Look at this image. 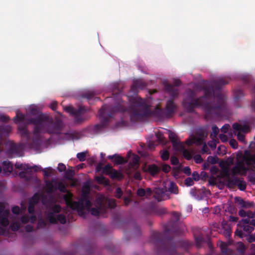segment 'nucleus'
Instances as JSON below:
<instances>
[{"instance_id": "1", "label": "nucleus", "mask_w": 255, "mask_h": 255, "mask_svg": "<svg viewBox=\"0 0 255 255\" xmlns=\"http://www.w3.org/2000/svg\"><path fill=\"white\" fill-rule=\"evenodd\" d=\"M118 93L113 94L115 99L116 105H105L99 111L98 114L101 119V124L96 125L95 126L96 130L106 128L115 113L124 112L128 111L130 114V118L131 122H137L148 117L152 115H155L159 119L170 118L175 113L177 110V106L173 100L170 99L167 101L164 109L156 107L152 112L149 106L145 101L138 96H136L131 100V105L128 107H127V103L121 99V94L118 89Z\"/></svg>"}, {"instance_id": "2", "label": "nucleus", "mask_w": 255, "mask_h": 255, "mask_svg": "<svg viewBox=\"0 0 255 255\" xmlns=\"http://www.w3.org/2000/svg\"><path fill=\"white\" fill-rule=\"evenodd\" d=\"M228 83V81L223 78L212 81L203 88V96L190 102L184 100L182 102L183 108L187 113H194L196 107H202L207 120L220 117L226 107L225 99L220 90L222 86Z\"/></svg>"}, {"instance_id": "3", "label": "nucleus", "mask_w": 255, "mask_h": 255, "mask_svg": "<svg viewBox=\"0 0 255 255\" xmlns=\"http://www.w3.org/2000/svg\"><path fill=\"white\" fill-rule=\"evenodd\" d=\"M176 222H169L164 227L163 233L153 232L150 241L154 245L156 255H180L176 252L177 248L187 251L192 247L193 244L184 240H179L177 243L173 239V235H179L181 231L176 225Z\"/></svg>"}, {"instance_id": "4", "label": "nucleus", "mask_w": 255, "mask_h": 255, "mask_svg": "<svg viewBox=\"0 0 255 255\" xmlns=\"http://www.w3.org/2000/svg\"><path fill=\"white\" fill-rule=\"evenodd\" d=\"M30 114L34 117H25L24 114L18 112L13 118L14 123L26 122L27 124L33 125L34 127V132L37 133L40 132H48L49 134L60 133L62 127L63 122L59 119H56L54 121L51 116L46 115L36 108H32L29 110Z\"/></svg>"}, {"instance_id": "5", "label": "nucleus", "mask_w": 255, "mask_h": 255, "mask_svg": "<svg viewBox=\"0 0 255 255\" xmlns=\"http://www.w3.org/2000/svg\"><path fill=\"white\" fill-rule=\"evenodd\" d=\"M89 185L88 184L84 185L81 198L77 202L73 201L71 197L67 195L64 197L67 206L73 210H77L78 214L84 217L85 213V209H86L88 211L90 210L92 215L98 216L100 213L105 212L106 208L105 198L104 197H99L96 198L95 202L96 208L91 209L92 203L89 199Z\"/></svg>"}, {"instance_id": "6", "label": "nucleus", "mask_w": 255, "mask_h": 255, "mask_svg": "<svg viewBox=\"0 0 255 255\" xmlns=\"http://www.w3.org/2000/svg\"><path fill=\"white\" fill-rule=\"evenodd\" d=\"M64 109L74 117V122L75 124H80L88 119V118L85 116V114L89 109L85 106H80L78 109H75L71 106H66Z\"/></svg>"}, {"instance_id": "7", "label": "nucleus", "mask_w": 255, "mask_h": 255, "mask_svg": "<svg viewBox=\"0 0 255 255\" xmlns=\"http://www.w3.org/2000/svg\"><path fill=\"white\" fill-rule=\"evenodd\" d=\"M232 127L235 131L238 132L237 134L238 139L242 142H244L245 141V136L243 133H241V132H248L250 130L249 127L247 125H242L236 123L233 125Z\"/></svg>"}, {"instance_id": "8", "label": "nucleus", "mask_w": 255, "mask_h": 255, "mask_svg": "<svg viewBox=\"0 0 255 255\" xmlns=\"http://www.w3.org/2000/svg\"><path fill=\"white\" fill-rule=\"evenodd\" d=\"M238 227L243 228L244 232L250 234L254 230L255 219L250 221L249 219H242L238 223Z\"/></svg>"}, {"instance_id": "9", "label": "nucleus", "mask_w": 255, "mask_h": 255, "mask_svg": "<svg viewBox=\"0 0 255 255\" xmlns=\"http://www.w3.org/2000/svg\"><path fill=\"white\" fill-rule=\"evenodd\" d=\"M48 213L47 218L51 224H56V219L54 216L55 213H58L61 210V207L59 205H54L52 203H49L48 205Z\"/></svg>"}, {"instance_id": "10", "label": "nucleus", "mask_w": 255, "mask_h": 255, "mask_svg": "<svg viewBox=\"0 0 255 255\" xmlns=\"http://www.w3.org/2000/svg\"><path fill=\"white\" fill-rule=\"evenodd\" d=\"M10 212L8 210H5V206L2 202H0V225L3 227L7 226L9 224L8 217Z\"/></svg>"}, {"instance_id": "11", "label": "nucleus", "mask_w": 255, "mask_h": 255, "mask_svg": "<svg viewBox=\"0 0 255 255\" xmlns=\"http://www.w3.org/2000/svg\"><path fill=\"white\" fill-rule=\"evenodd\" d=\"M181 84V82L179 79L174 80L173 85L167 84L165 85V91L170 95L172 98L176 97L178 95V90L175 87H178Z\"/></svg>"}, {"instance_id": "12", "label": "nucleus", "mask_w": 255, "mask_h": 255, "mask_svg": "<svg viewBox=\"0 0 255 255\" xmlns=\"http://www.w3.org/2000/svg\"><path fill=\"white\" fill-rule=\"evenodd\" d=\"M22 149L19 145H17L13 142H10L8 144V149L7 153L11 157L16 156H21L22 155Z\"/></svg>"}, {"instance_id": "13", "label": "nucleus", "mask_w": 255, "mask_h": 255, "mask_svg": "<svg viewBox=\"0 0 255 255\" xmlns=\"http://www.w3.org/2000/svg\"><path fill=\"white\" fill-rule=\"evenodd\" d=\"M154 197L158 202L165 200L169 198V197L165 193V190L160 188H155L154 190Z\"/></svg>"}, {"instance_id": "14", "label": "nucleus", "mask_w": 255, "mask_h": 255, "mask_svg": "<svg viewBox=\"0 0 255 255\" xmlns=\"http://www.w3.org/2000/svg\"><path fill=\"white\" fill-rule=\"evenodd\" d=\"M146 86V83L141 80H136L131 86L130 92L134 94L137 93L138 89H143Z\"/></svg>"}, {"instance_id": "15", "label": "nucleus", "mask_w": 255, "mask_h": 255, "mask_svg": "<svg viewBox=\"0 0 255 255\" xmlns=\"http://www.w3.org/2000/svg\"><path fill=\"white\" fill-rule=\"evenodd\" d=\"M243 159L248 166L251 165L252 163L255 164V153L252 155L250 151L245 150Z\"/></svg>"}, {"instance_id": "16", "label": "nucleus", "mask_w": 255, "mask_h": 255, "mask_svg": "<svg viewBox=\"0 0 255 255\" xmlns=\"http://www.w3.org/2000/svg\"><path fill=\"white\" fill-rule=\"evenodd\" d=\"M2 165L4 173L6 175H9L13 170L11 163L8 160H5L3 161Z\"/></svg>"}, {"instance_id": "17", "label": "nucleus", "mask_w": 255, "mask_h": 255, "mask_svg": "<svg viewBox=\"0 0 255 255\" xmlns=\"http://www.w3.org/2000/svg\"><path fill=\"white\" fill-rule=\"evenodd\" d=\"M151 213L161 216L167 213V209L164 207H159L155 206L151 207Z\"/></svg>"}, {"instance_id": "18", "label": "nucleus", "mask_w": 255, "mask_h": 255, "mask_svg": "<svg viewBox=\"0 0 255 255\" xmlns=\"http://www.w3.org/2000/svg\"><path fill=\"white\" fill-rule=\"evenodd\" d=\"M96 95L97 93L94 91H88L82 94V97L87 99L89 102L93 98L95 101H98L100 100V98L95 97V96Z\"/></svg>"}, {"instance_id": "19", "label": "nucleus", "mask_w": 255, "mask_h": 255, "mask_svg": "<svg viewBox=\"0 0 255 255\" xmlns=\"http://www.w3.org/2000/svg\"><path fill=\"white\" fill-rule=\"evenodd\" d=\"M218 245L219 246L221 251L224 255H233V252L228 248L227 244L221 242Z\"/></svg>"}, {"instance_id": "20", "label": "nucleus", "mask_w": 255, "mask_h": 255, "mask_svg": "<svg viewBox=\"0 0 255 255\" xmlns=\"http://www.w3.org/2000/svg\"><path fill=\"white\" fill-rule=\"evenodd\" d=\"M18 131L21 136L29 138V133L25 125H20L18 127Z\"/></svg>"}, {"instance_id": "21", "label": "nucleus", "mask_w": 255, "mask_h": 255, "mask_svg": "<svg viewBox=\"0 0 255 255\" xmlns=\"http://www.w3.org/2000/svg\"><path fill=\"white\" fill-rule=\"evenodd\" d=\"M48 133V132H40L39 133H35L34 132V128H33V134H34V137L33 138V144H34L36 146H39L41 144V140L40 136V133Z\"/></svg>"}, {"instance_id": "22", "label": "nucleus", "mask_w": 255, "mask_h": 255, "mask_svg": "<svg viewBox=\"0 0 255 255\" xmlns=\"http://www.w3.org/2000/svg\"><path fill=\"white\" fill-rule=\"evenodd\" d=\"M160 170V168H159L155 164H151L149 165L147 168V171L152 175L154 176L155 175L158 174Z\"/></svg>"}, {"instance_id": "23", "label": "nucleus", "mask_w": 255, "mask_h": 255, "mask_svg": "<svg viewBox=\"0 0 255 255\" xmlns=\"http://www.w3.org/2000/svg\"><path fill=\"white\" fill-rule=\"evenodd\" d=\"M241 179L238 177L234 176L230 178L227 181V186L229 187H232L234 186H237Z\"/></svg>"}, {"instance_id": "24", "label": "nucleus", "mask_w": 255, "mask_h": 255, "mask_svg": "<svg viewBox=\"0 0 255 255\" xmlns=\"http://www.w3.org/2000/svg\"><path fill=\"white\" fill-rule=\"evenodd\" d=\"M172 144L173 148L175 150L178 151H181L184 148L183 144L181 142L178 141V140L175 141H173V143H172Z\"/></svg>"}, {"instance_id": "25", "label": "nucleus", "mask_w": 255, "mask_h": 255, "mask_svg": "<svg viewBox=\"0 0 255 255\" xmlns=\"http://www.w3.org/2000/svg\"><path fill=\"white\" fill-rule=\"evenodd\" d=\"M57 189V187H55L52 182L47 181L46 182V191L47 193L51 194L54 190Z\"/></svg>"}, {"instance_id": "26", "label": "nucleus", "mask_w": 255, "mask_h": 255, "mask_svg": "<svg viewBox=\"0 0 255 255\" xmlns=\"http://www.w3.org/2000/svg\"><path fill=\"white\" fill-rule=\"evenodd\" d=\"M110 176V177L113 179L120 180L123 177L122 173L114 169L112 170Z\"/></svg>"}, {"instance_id": "27", "label": "nucleus", "mask_w": 255, "mask_h": 255, "mask_svg": "<svg viewBox=\"0 0 255 255\" xmlns=\"http://www.w3.org/2000/svg\"><path fill=\"white\" fill-rule=\"evenodd\" d=\"M235 99L237 100L244 96L243 90L241 88H237L234 90Z\"/></svg>"}, {"instance_id": "28", "label": "nucleus", "mask_w": 255, "mask_h": 255, "mask_svg": "<svg viewBox=\"0 0 255 255\" xmlns=\"http://www.w3.org/2000/svg\"><path fill=\"white\" fill-rule=\"evenodd\" d=\"M168 191L171 193L175 194H178V188L176 184L173 182H170L168 188Z\"/></svg>"}, {"instance_id": "29", "label": "nucleus", "mask_w": 255, "mask_h": 255, "mask_svg": "<svg viewBox=\"0 0 255 255\" xmlns=\"http://www.w3.org/2000/svg\"><path fill=\"white\" fill-rule=\"evenodd\" d=\"M40 199V195L38 193H35L32 197L29 199V202H31L34 205L37 204Z\"/></svg>"}, {"instance_id": "30", "label": "nucleus", "mask_w": 255, "mask_h": 255, "mask_svg": "<svg viewBox=\"0 0 255 255\" xmlns=\"http://www.w3.org/2000/svg\"><path fill=\"white\" fill-rule=\"evenodd\" d=\"M95 180L101 184L107 185L109 183V180H106V178L103 176H95Z\"/></svg>"}, {"instance_id": "31", "label": "nucleus", "mask_w": 255, "mask_h": 255, "mask_svg": "<svg viewBox=\"0 0 255 255\" xmlns=\"http://www.w3.org/2000/svg\"><path fill=\"white\" fill-rule=\"evenodd\" d=\"M194 238L196 246L198 248H200L202 244L204 242L203 238L201 236L198 235L195 236Z\"/></svg>"}, {"instance_id": "32", "label": "nucleus", "mask_w": 255, "mask_h": 255, "mask_svg": "<svg viewBox=\"0 0 255 255\" xmlns=\"http://www.w3.org/2000/svg\"><path fill=\"white\" fill-rule=\"evenodd\" d=\"M114 162L116 164L120 165L125 163L126 161L121 156L116 154Z\"/></svg>"}, {"instance_id": "33", "label": "nucleus", "mask_w": 255, "mask_h": 255, "mask_svg": "<svg viewBox=\"0 0 255 255\" xmlns=\"http://www.w3.org/2000/svg\"><path fill=\"white\" fill-rule=\"evenodd\" d=\"M113 169L111 165L108 164L103 168L102 172L106 175H110Z\"/></svg>"}, {"instance_id": "34", "label": "nucleus", "mask_w": 255, "mask_h": 255, "mask_svg": "<svg viewBox=\"0 0 255 255\" xmlns=\"http://www.w3.org/2000/svg\"><path fill=\"white\" fill-rule=\"evenodd\" d=\"M235 202L236 203L240 205L242 207H246V202L244 201V200L240 197H236L235 198Z\"/></svg>"}, {"instance_id": "35", "label": "nucleus", "mask_w": 255, "mask_h": 255, "mask_svg": "<svg viewBox=\"0 0 255 255\" xmlns=\"http://www.w3.org/2000/svg\"><path fill=\"white\" fill-rule=\"evenodd\" d=\"M237 186L241 191H245L247 187L246 182L242 179L240 180Z\"/></svg>"}, {"instance_id": "36", "label": "nucleus", "mask_w": 255, "mask_h": 255, "mask_svg": "<svg viewBox=\"0 0 255 255\" xmlns=\"http://www.w3.org/2000/svg\"><path fill=\"white\" fill-rule=\"evenodd\" d=\"M160 155H161V159H162V160L163 161H166V160H167L168 159H169V152L166 150H163V151H160Z\"/></svg>"}, {"instance_id": "37", "label": "nucleus", "mask_w": 255, "mask_h": 255, "mask_svg": "<svg viewBox=\"0 0 255 255\" xmlns=\"http://www.w3.org/2000/svg\"><path fill=\"white\" fill-rule=\"evenodd\" d=\"M236 166L244 172H246L248 170L244 161H238Z\"/></svg>"}, {"instance_id": "38", "label": "nucleus", "mask_w": 255, "mask_h": 255, "mask_svg": "<svg viewBox=\"0 0 255 255\" xmlns=\"http://www.w3.org/2000/svg\"><path fill=\"white\" fill-rule=\"evenodd\" d=\"M11 130V127L9 125L0 126V132L8 133Z\"/></svg>"}, {"instance_id": "39", "label": "nucleus", "mask_w": 255, "mask_h": 255, "mask_svg": "<svg viewBox=\"0 0 255 255\" xmlns=\"http://www.w3.org/2000/svg\"><path fill=\"white\" fill-rule=\"evenodd\" d=\"M20 227V223L19 222H15L10 225L11 230L14 232L17 231Z\"/></svg>"}, {"instance_id": "40", "label": "nucleus", "mask_w": 255, "mask_h": 255, "mask_svg": "<svg viewBox=\"0 0 255 255\" xmlns=\"http://www.w3.org/2000/svg\"><path fill=\"white\" fill-rule=\"evenodd\" d=\"M56 219V223L57 222V221L60 222V223L62 224H64L66 222V219L65 215L62 214H59L57 215Z\"/></svg>"}, {"instance_id": "41", "label": "nucleus", "mask_w": 255, "mask_h": 255, "mask_svg": "<svg viewBox=\"0 0 255 255\" xmlns=\"http://www.w3.org/2000/svg\"><path fill=\"white\" fill-rule=\"evenodd\" d=\"M169 138L171 143H173V141H175L178 140L177 135L171 131H169Z\"/></svg>"}, {"instance_id": "42", "label": "nucleus", "mask_w": 255, "mask_h": 255, "mask_svg": "<svg viewBox=\"0 0 255 255\" xmlns=\"http://www.w3.org/2000/svg\"><path fill=\"white\" fill-rule=\"evenodd\" d=\"M187 94L188 98L189 99V100H190L191 101H192L193 100L195 99H194V98L196 96V94L193 91L191 90H189L187 91Z\"/></svg>"}, {"instance_id": "43", "label": "nucleus", "mask_w": 255, "mask_h": 255, "mask_svg": "<svg viewBox=\"0 0 255 255\" xmlns=\"http://www.w3.org/2000/svg\"><path fill=\"white\" fill-rule=\"evenodd\" d=\"M241 171H242V170H241L236 165H235L232 169V170H231L232 175L233 176H235L240 174L241 172Z\"/></svg>"}, {"instance_id": "44", "label": "nucleus", "mask_w": 255, "mask_h": 255, "mask_svg": "<svg viewBox=\"0 0 255 255\" xmlns=\"http://www.w3.org/2000/svg\"><path fill=\"white\" fill-rule=\"evenodd\" d=\"M182 151L183 155L186 159L190 160L192 158V156L191 152L185 149L184 148Z\"/></svg>"}, {"instance_id": "45", "label": "nucleus", "mask_w": 255, "mask_h": 255, "mask_svg": "<svg viewBox=\"0 0 255 255\" xmlns=\"http://www.w3.org/2000/svg\"><path fill=\"white\" fill-rule=\"evenodd\" d=\"M243 228H241L240 227H238L237 225V229H236L235 234L236 236L239 237L240 238H243L244 237V234L243 233Z\"/></svg>"}, {"instance_id": "46", "label": "nucleus", "mask_w": 255, "mask_h": 255, "mask_svg": "<svg viewBox=\"0 0 255 255\" xmlns=\"http://www.w3.org/2000/svg\"><path fill=\"white\" fill-rule=\"evenodd\" d=\"M86 153L84 152H79L77 154V157L81 162L84 161L86 160Z\"/></svg>"}, {"instance_id": "47", "label": "nucleus", "mask_w": 255, "mask_h": 255, "mask_svg": "<svg viewBox=\"0 0 255 255\" xmlns=\"http://www.w3.org/2000/svg\"><path fill=\"white\" fill-rule=\"evenodd\" d=\"M237 250L241 254H244L245 251V246L242 242H239L238 244Z\"/></svg>"}, {"instance_id": "48", "label": "nucleus", "mask_w": 255, "mask_h": 255, "mask_svg": "<svg viewBox=\"0 0 255 255\" xmlns=\"http://www.w3.org/2000/svg\"><path fill=\"white\" fill-rule=\"evenodd\" d=\"M35 205L31 202H29V205L28 207V213L30 214H33L35 211Z\"/></svg>"}, {"instance_id": "49", "label": "nucleus", "mask_w": 255, "mask_h": 255, "mask_svg": "<svg viewBox=\"0 0 255 255\" xmlns=\"http://www.w3.org/2000/svg\"><path fill=\"white\" fill-rule=\"evenodd\" d=\"M207 161L211 164H216L218 161V158L216 156H209L207 158Z\"/></svg>"}, {"instance_id": "50", "label": "nucleus", "mask_w": 255, "mask_h": 255, "mask_svg": "<svg viewBox=\"0 0 255 255\" xmlns=\"http://www.w3.org/2000/svg\"><path fill=\"white\" fill-rule=\"evenodd\" d=\"M10 120L8 116L1 115H0V123H7Z\"/></svg>"}, {"instance_id": "51", "label": "nucleus", "mask_w": 255, "mask_h": 255, "mask_svg": "<svg viewBox=\"0 0 255 255\" xmlns=\"http://www.w3.org/2000/svg\"><path fill=\"white\" fill-rule=\"evenodd\" d=\"M185 184L187 186H190L193 185L194 180L191 177H188L185 180Z\"/></svg>"}, {"instance_id": "52", "label": "nucleus", "mask_w": 255, "mask_h": 255, "mask_svg": "<svg viewBox=\"0 0 255 255\" xmlns=\"http://www.w3.org/2000/svg\"><path fill=\"white\" fill-rule=\"evenodd\" d=\"M123 193L122 189L120 187H118L116 189L115 193V196L117 198H120L123 195Z\"/></svg>"}, {"instance_id": "53", "label": "nucleus", "mask_w": 255, "mask_h": 255, "mask_svg": "<svg viewBox=\"0 0 255 255\" xmlns=\"http://www.w3.org/2000/svg\"><path fill=\"white\" fill-rule=\"evenodd\" d=\"M208 247H209L210 251V252L208 254H207V255H221L220 254H215V253L214 252V250H213V247L211 243L210 242H209L208 243Z\"/></svg>"}, {"instance_id": "54", "label": "nucleus", "mask_w": 255, "mask_h": 255, "mask_svg": "<svg viewBox=\"0 0 255 255\" xmlns=\"http://www.w3.org/2000/svg\"><path fill=\"white\" fill-rule=\"evenodd\" d=\"M171 163L174 165H177L179 163L178 158L175 156H172L170 158Z\"/></svg>"}, {"instance_id": "55", "label": "nucleus", "mask_w": 255, "mask_h": 255, "mask_svg": "<svg viewBox=\"0 0 255 255\" xmlns=\"http://www.w3.org/2000/svg\"><path fill=\"white\" fill-rule=\"evenodd\" d=\"M229 143L231 146L233 148L237 149L238 148V142L235 139H231L229 141Z\"/></svg>"}, {"instance_id": "56", "label": "nucleus", "mask_w": 255, "mask_h": 255, "mask_svg": "<svg viewBox=\"0 0 255 255\" xmlns=\"http://www.w3.org/2000/svg\"><path fill=\"white\" fill-rule=\"evenodd\" d=\"M146 194L145 190L143 188H139L137 191V195L140 197H143Z\"/></svg>"}, {"instance_id": "57", "label": "nucleus", "mask_w": 255, "mask_h": 255, "mask_svg": "<svg viewBox=\"0 0 255 255\" xmlns=\"http://www.w3.org/2000/svg\"><path fill=\"white\" fill-rule=\"evenodd\" d=\"M20 221L23 224H26L29 221V217L28 215H23L21 216Z\"/></svg>"}, {"instance_id": "58", "label": "nucleus", "mask_w": 255, "mask_h": 255, "mask_svg": "<svg viewBox=\"0 0 255 255\" xmlns=\"http://www.w3.org/2000/svg\"><path fill=\"white\" fill-rule=\"evenodd\" d=\"M171 167L168 164H163L162 167V170L165 173H168L170 171Z\"/></svg>"}, {"instance_id": "59", "label": "nucleus", "mask_w": 255, "mask_h": 255, "mask_svg": "<svg viewBox=\"0 0 255 255\" xmlns=\"http://www.w3.org/2000/svg\"><path fill=\"white\" fill-rule=\"evenodd\" d=\"M58 189L60 191L64 192L66 190V187L63 183L60 182L58 184Z\"/></svg>"}, {"instance_id": "60", "label": "nucleus", "mask_w": 255, "mask_h": 255, "mask_svg": "<svg viewBox=\"0 0 255 255\" xmlns=\"http://www.w3.org/2000/svg\"><path fill=\"white\" fill-rule=\"evenodd\" d=\"M247 218L246 219H249L250 221H251L252 219H254V218L255 217V214L253 213L251 211L247 212Z\"/></svg>"}, {"instance_id": "61", "label": "nucleus", "mask_w": 255, "mask_h": 255, "mask_svg": "<svg viewBox=\"0 0 255 255\" xmlns=\"http://www.w3.org/2000/svg\"><path fill=\"white\" fill-rule=\"evenodd\" d=\"M57 169L59 172H62L66 170V167L65 164L62 163H60L58 164Z\"/></svg>"}, {"instance_id": "62", "label": "nucleus", "mask_w": 255, "mask_h": 255, "mask_svg": "<svg viewBox=\"0 0 255 255\" xmlns=\"http://www.w3.org/2000/svg\"><path fill=\"white\" fill-rule=\"evenodd\" d=\"M156 137L160 142L164 141V137L163 134L160 132H158L156 134Z\"/></svg>"}, {"instance_id": "63", "label": "nucleus", "mask_w": 255, "mask_h": 255, "mask_svg": "<svg viewBox=\"0 0 255 255\" xmlns=\"http://www.w3.org/2000/svg\"><path fill=\"white\" fill-rule=\"evenodd\" d=\"M11 211L13 214L18 215L20 212V208L18 206H15L12 208Z\"/></svg>"}, {"instance_id": "64", "label": "nucleus", "mask_w": 255, "mask_h": 255, "mask_svg": "<svg viewBox=\"0 0 255 255\" xmlns=\"http://www.w3.org/2000/svg\"><path fill=\"white\" fill-rule=\"evenodd\" d=\"M212 130L213 133L214 135V136L216 137L219 132L218 128L216 126H213L212 127Z\"/></svg>"}]
</instances>
